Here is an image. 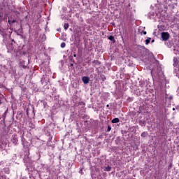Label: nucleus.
Here are the masks:
<instances>
[{
    "instance_id": "nucleus-19",
    "label": "nucleus",
    "mask_w": 179,
    "mask_h": 179,
    "mask_svg": "<svg viewBox=\"0 0 179 179\" xmlns=\"http://www.w3.org/2000/svg\"><path fill=\"white\" fill-rule=\"evenodd\" d=\"M73 57H76V55H73Z\"/></svg>"
},
{
    "instance_id": "nucleus-5",
    "label": "nucleus",
    "mask_w": 179,
    "mask_h": 179,
    "mask_svg": "<svg viewBox=\"0 0 179 179\" xmlns=\"http://www.w3.org/2000/svg\"><path fill=\"white\" fill-rule=\"evenodd\" d=\"M41 71H43V72H50V68L48 66L46 67H41Z\"/></svg>"
},
{
    "instance_id": "nucleus-26",
    "label": "nucleus",
    "mask_w": 179,
    "mask_h": 179,
    "mask_svg": "<svg viewBox=\"0 0 179 179\" xmlns=\"http://www.w3.org/2000/svg\"><path fill=\"white\" fill-rule=\"evenodd\" d=\"M106 107H109V105H107Z\"/></svg>"
},
{
    "instance_id": "nucleus-3",
    "label": "nucleus",
    "mask_w": 179,
    "mask_h": 179,
    "mask_svg": "<svg viewBox=\"0 0 179 179\" xmlns=\"http://www.w3.org/2000/svg\"><path fill=\"white\" fill-rule=\"evenodd\" d=\"M82 80L85 85H87L90 80V78H89V77L84 76L83 77Z\"/></svg>"
},
{
    "instance_id": "nucleus-17",
    "label": "nucleus",
    "mask_w": 179,
    "mask_h": 179,
    "mask_svg": "<svg viewBox=\"0 0 179 179\" xmlns=\"http://www.w3.org/2000/svg\"><path fill=\"white\" fill-rule=\"evenodd\" d=\"M158 71H162V69H160V68H158Z\"/></svg>"
},
{
    "instance_id": "nucleus-2",
    "label": "nucleus",
    "mask_w": 179,
    "mask_h": 179,
    "mask_svg": "<svg viewBox=\"0 0 179 179\" xmlns=\"http://www.w3.org/2000/svg\"><path fill=\"white\" fill-rule=\"evenodd\" d=\"M41 82L43 86L47 85V83L48 82V77H47V75L43 76V78L41 80Z\"/></svg>"
},
{
    "instance_id": "nucleus-13",
    "label": "nucleus",
    "mask_w": 179,
    "mask_h": 179,
    "mask_svg": "<svg viewBox=\"0 0 179 179\" xmlns=\"http://www.w3.org/2000/svg\"><path fill=\"white\" fill-rule=\"evenodd\" d=\"M153 72H155V69H150V73H153Z\"/></svg>"
},
{
    "instance_id": "nucleus-15",
    "label": "nucleus",
    "mask_w": 179,
    "mask_h": 179,
    "mask_svg": "<svg viewBox=\"0 0 179 179\" xmlns=\"http://www.w3.org/2000/svg\"><path fill=\"white\" fill-rule=\"evenodd\" d=\"M143 34L146 35V31H144L143 32Z\"/></svg>"
},
{
    "instance_id": "nucleus-23",
    "label": "nucleus",
    "mask_w": 179,
    "mask_h": 179,
    "mask_svg": "<svg viewBox=\"0 0 179 179\" xmlns=\"http://www.w3.org/2000/svg\"><path fill=\"white\" fill-rule=\"evenodd\" d=\"M23 68H26V66H24Z\"/></svg>"
},
{
    "instance_id": "nucleus-4",
    "label": "nucleus",
    "mask_w": 179,
    "mask_h": 179,
    "mask_svg": "<svg viewBox=\"0 0 179 179\" xmlns=\"http://www.w3.org/2000/svg\"><path fill=\"white\" fill-rule=\"evenodd\" d=\"M173 65L177 66L178 65V59L177 57L173 58Z\"/></svg>"
},
{
    "instance_id": "nucleus-6",
    "label": "nucleus",
    "mask_w": 179,
    "mask_h": 179,
    "mask_svg": "<svg viewBox=\"0 0 179 179\" xmlns=\"http://www.w3.org/2000/svg\"><path fill=\"white\" fill-rule=\"evenodd\" d=\"M118 122H120V119H118V118H115V119H113V120H112V123H113V124H117V123H118Z\"/></svg>"
},
{
    "instance_id": "nucleus-8",
    "label": "nucleus",
    "mask_w": 179,
    "mask_h": 179,
    "mask_svg": "<svg viewBox=\"0 0 179 179\" xmlns=\"http://www.w3.org/2000/svg\"><path fill=\"white\" fill-rule=\"evenodd\" d=\"M105 171H111V166H108L105 168Z\"/></svg>"
},
{
    "instance_id": "nucleus-9",
    "label": "nucleus",
    "mask_w": 179,
    "mask_h": 179,
    "mask_svg": "<svg viewBox=\"0 0 179 179\" xmlns=\"http://www.w3.org/2000/svg\"><path fill=\"white\" fill-rule=\"evenodd\" d=\"M141 136L143 137V138H146V136H148V133H146V132H143L142 134H141Z\"/></svg>"
},
{
    "instance_id": "nucleus-22",
    "label": "nucleus",
    "mask_w": 179,
    "mask_h": 179,
    "mask_svg": "<svg viewBox=\"0 0 179 179\" xmlns=\"http://www.w3.org/2000/svg\"><path fill=\"white\" fill-rule=\"evenodd\" d=\"M155 62H156V64H157L158 62H157V61H155Z\"/></svg>"
},
{
    "instance_id": "nucleus-11",
    "label": "nucleus",
    "mask_w": 179,
    "mask_h": 179,
    "mask_svg": "<svg viewBox=\"0 0 179 179\" xmlns=\"http://www.w3.org/2000/svg\"><path fill=\"white\" fill-rule=\"evenodd\" d=\"M66 45V44L64 43V42H63V43H61V48H65V46Z\"/></svg>"
},
{
    "instance_id": "nucleus-25",
    "label": "nucleus",
    "mask_w": 179,
    "mask_h": 179,
    "mask_svg": "<svg viewBox=\"0 0 179 179\" xmlns=\"http://www.w3.org/2000/svg\"><path fill=\"white\" fill-rule=\"evenodd\" d=\"M170 99H173V97H172V96H170Z\"/></svg>"
},
{
    "instance_id": "nucleus-12",
    "label": "nucleus",
    "mask_w": 179,
    "mask_h": 179,
    "mask_svg": "<svg viewBox=\"0 0 179 179\" xmlns=\"http://www.w3.org/2000/svg\"><path fill=\"white\" fill-rule=\"evenodd\" d=\"M108 40H110V41H113V40H114V36H110L108 37Z\"/></svg>"
},
{
    "instance_id": "nucleus-16",
    "label": "nucleus",
    "mask_w": 179,
    "mask_h": 179,
    "mask_svg": "<svg viewBox=\"0 0 179 179\" xmlns=\"http://www.w3.org/2000/svg\"><path fill=\"white\" fill-rule=\"evenodd\" d=\"M15 22H16V21H15V20H13V21H12V23H15Z\"/></svg>"
},
{
    "instance_id": "nucleus-24",
    "label": "nucleus",
    "mask_w": 179,
    "mask_h": 179,
    "mask_svg": "<svg viewBox=\"0 0 179 179\" xmlns=\"http://www.w3.org/2000/svg\"><path fill=\"white\" fill-rule=\"evenodd\" d=\"M176 76H178V73L176 74Z\"/></svg>"
},
{
    "instance_id": "nucleus-20",
    "label": "nucleus",
    "mask_w": 179,
    "mask_h": 179,
    "mask_svg": "<svg viewBox=\"0 0 179 179\" xmlns=\"http://www.w3.org/2000/svg\"><path fill=\"white\" fill-rule=\"evenodd\" d=\"M8 23H10V20H8Z\"/></svg>"
},
{
    "instance_id": "nucleus-10",
    "label": "nucleus",
    "mask_w": 179,
    "mask_h": 179,
    "mask_svg": "<svg viewBox=\"0 0 179 179\" xmlns=\"http://www.w3.org/2000/svg\"><path fill=\"white\" fill-rule=\"evenodd\" d=\"M150 40H152V38H148L146 40H145V44L148 45V44H149V43H150Z\"/></svg>"
},
{
    "instance_id": "nucleus-27",
    "label": "nucleus",
    "mask_w": 179,
    "mask_h": 179,
    "mask_svg": "<svg viewBox=\"0 0 179 179\" xmlns=\"http://www.w3.org/2000/svg\"><path fill=\"white\" fill-rule=\"evenodd\" d=\"M73 65V64H71V66H72Z\"/></svg>"
},
{
    "instance_id": "nucleus-14",
    "label": "nucleus",
    "mask_w": 179,
    "mask_h": 179,
    "mask_svg": "<svg viewBox=\"0 0 179 179\" xmlns=\"http://www.w3.org/2000/svg\"><path fill=\"white\" fill-rule=\"evenodd\" d=\"M108 131H111V127H108Z\"/></svg>"
},
{
    "instance_id": "nucleus-21",
    "label": "nucleus",
    "mask_w": 179,
    "mask_h": 179,
    "mask_svg": "<svg viewBox=\"0 0 179 179\" xmlns=\"http://www.w3.org/2000/svg\"><path fill=\"white\" fill-rule=\"evenodd\" d=\"M174 110H176V108H173V110L174 111Z\"/></svg>"
},
{
    "instance_id": "nucleus-18",
    "label": "nucleus",
    "mask_w": 179,
    "mask_h": 179,
    "mask_svg": "<svg viewBox=\"0 0 179 179\" xmlns=\"http://www.w3.org/2000/svg\"><path fill=\"white\" fill-rule=\"evenodd\" d=\"M152 43H155V41H154V39L152 41Z\"/></svg>"
},
{
    "instance_id": "nucleus-1",
    "label": "nucleus",
    "mask_w": 179,
    "mask_h": 179,
    "mask_svg": "<svg viewBox=\"0 0 179 179\" xmlns=\"http://www.w3.org/2000/svg\"><path fill=\"white\" fill-rule=\"evenodd\" d=\"M162 38L164 41H167L169 38H170V34L167 32H162Z\"/></svg>"
},
{
    "instance_id": "nucleus-7",
    "label": "nucleus",
    "mask_w": 179,
    "mask_h": 179,
    "mask_svg": "<svg viewBox=\"0 0 179 179\" xmlns=\"http://www.w3.org/2000/svg\"><path fill=\"white\" fill-rule=\"evenodd\" d=\"M69 27V24H67V23L64 24V30H68Z\"/></svg>"
}]
</instances>
